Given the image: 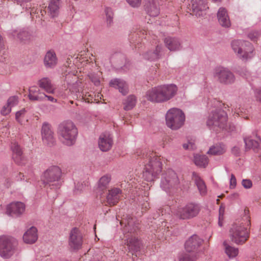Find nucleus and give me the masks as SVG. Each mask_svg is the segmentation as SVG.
Listing matches in <instances>:
<instances>
[{"instance_id":"51","label":"nucleus","mask_w":261,"mask_h":261,"mask_svg":"<svg viewBox=\"0 0 261 261\" xmlns=\"http://www.w3.org/2000/svg\"><path fill=\"white\" fill-rule=\"evenodd\" d=\"M242 186L245 189H250L252 187V181L250 179H243L242 181Z\"/></svg>"},{"instance_id":"34","label":"nucleus","mask_w":261,"mask_h":261,"mask_svg":"<svg viewBox=\"0 0 261 261\" xmlns=\"http://www.w3.org/2000/svg\"><path fill=\"white\" fill-rule=\"evenodd\" d=\"M110 180L111 176L109 175H104L99 179L98 182L97 191L100 194L106 190Z\"/></svg>"},{"instance_id":"50","label":"nucleus","mask_w":261,"mask_h":261,"mask_svg":"<svg viewBox=\"0 0 261 261\" xmlns=\"http://www.w3.org/2000/svg\"><path fill=\"white\" fill-rule=\"evenodd\" d=\"M11 111V108L7 103V105L3 106L1 110V114L3 115H7Z\"/></svg>"},{"instance_id":"49","label":"nucleus","mask_w":261,"mask_h":261,"mask_svg":"<svg viewBox=\"0 0 261 261\" xmlns=\"http://www.w3.org/2000/svg\"><path fill=\"white\" fill-rule=\"evenodd\" d=\"M11 177L17 181L21 180L24 175L20 172L16 171L13 172L11 174Z\"/></svg>"},{"instance_id":"35","label":"nucleus","mask_w":261,"mask_h":261,"mask_svg":"<svg viewBox=\"0 0 261 261\" xmlns=\"http://www.w3.org/2000/svg\"><path fill=\"white\" fill-rule=\"evenodd\" d=\"M198 258L197 252H186L179 255V261H195Z\"/></svg>"},{"instance_id":"15","label":"nucleus","mask_w":261,"mask_h":261,"mask_svg":"<svg viewBox=\"0 0 261 261\" xmlns=\"http://www.w3.org/2000/svg\"><path fill=\"white\" fill-rule=\"evenodd\" d=\"M189 4L191 7L193 15L196 17H203L206 14V10L208 8L206 1H191Z\"/></svg>"},{"instance_id":"52","label":"nucleus","mask_w":261,"mask_h":261,"mask_svg":"<svg viewBox=\"0 0 261 261\" xmlns=\"http://www.w3.org/2000/svg\"><path fill=\"white\" fill-rule=\"evenodd\" d=\"M230 188L234 189L237 185V180L234 175L232 174H231L230 178L229 180Z\"/></svg>"},{"instance_id":"10","label":"nucleus","mask_w":261,"mask_h":261,"mask_svg":"<svg viewBox=\"0 0 261 261\" xmlns=\"http://www.w3.org/2000/svg\"><path fill=\"white\" fill-rule=\"evenodd\" d=\"M165 120L166 124L169 128L177 130L184 124L185 115L181 110L173 108L167 112Z\"/></svg>"},{"instance_id":"7","label":"nucleus","mask_w":261,"mask_h":261,"mask_svg":"<svg viewBox=\"0 0 261 261\" xmlns=\"http://www.w3.org/2000/svg\"><path fill=\"white\" fill-rule=\"evenodd\" d=\"M231 47L237 56L243 60L251 59L254 56V48L252 44L243 40H234L231 43Z\"/></svg>"},{"instance_id":"55","label":"nucleus","mask_w":261,"mask_h":261,"mask_svg":"<svg viewBox=\"0 0 261 261\" xmlns=\"http://www.w3.org/2000/svg\"><path fill=\"white\" fill-rule=\"evenodd\" d=\"M128 4L133 8H137L141 5V1H127Z\"/></svg>"},{"instance_id":"27","label":"nucleus","mask_w":261,"mask_h":261,"mask_svg":"<svg viewBox=\"0 0 261 261\" xmlns=\"http://www.w3.org/2000/svg\"><path fill=\"white\" fill-rule=\"evenodd\" d=\"M58 60L56 55L53 51H48L44 59V64L47 68H53L57 64Z\"/></svg>"},{"instance_id":"13","label":"nucleus","mask_w":261,"mask_h":261,"mask_svg":"<svg viewBox=\"0 0 261 261\" xmlns=\"http://www.w3.org/2000/svg\"><path fill=\"white\" fill-rule=\"evenodd\" d=\"M213 75L219 83L224 85L232 84L236 81L234 74L229 69L222 66L215 68Z\"/></svg>"},{"instance_id":"22","label":"nucleus","mask_w":261,"mask_h":261,"mask_svg":"<svg viewBox=\"0 0 261 261\" xmlns=\"http://www.w3.org/2000/svg\"><path fill=\"white\" fill-rule=\"evenodd\" d=\"M110 86L118 89L119 92L122 95H126L128 92V87L127 83L123 80L114 79L110 82Z\"/></svg>"},{"instance_id":"11","label":"nucleus","mask_w":261,"mask_h":261,"mask_svg":"<svg viewBox=\"0 0 261 261\" xmlns=\"http://www.w3.org/2000/svg\"><path fill=\"white\" fill-rule=\"evenodd\" d=\"M229 233L231 241L238 245L243 244L249 237V231L243 223L233 224Z\"/></svg>"},{"instance_id":"38","label":"nucleus","mask_w":261,"mask_h":261,"mask_svg":"<svg viewBox=\"0 0 261 261\" xmlns=\"http://www.w3.org/2000/svg\"><path fill=\"white\" fill-rule=\"evenodd\" d=\"M194 179L197 188L201 195H204L206 192V188L204 182L202 179L195 173H193Z\"/></svg>"},{"instance_id":"44","label":"nucleus","mask_w":261,"mask_h":261,"mask_svg":"<svg viewBox=\"0 0 261 261\" xmlns=\"http://www.w3.org/2000/svg\"><path fill=\"white\" fill-rule=\"evenodd\" d=\"M106 19L108 25H111L113 22L114 13L111 8L106 7L105 10Z\"/></svg>"},{"instance_id":"39","label":"nucleus","mask_w":261,"mask_h":261,"mask_svg":"<svg viewBox=\"0 0 261 261\" xmlns=\"http://www.w3.org/2000/svg\"><path fill=\"white\" fill-rule=\"evenodd\" d=\"M223 244L225 252L229 258H233L238 255L239 251L237 248L228 245L226 242H224Z\"/></svg>"},{"instance_id":"3","label":"nucleus","mask_w":261,"mask_h":261,"mask_svg":"<svg viewBox=\"0 0 261 261\" xmlns=\"http://www.w3.org/2000/svg\"><path fill=\"white\" fill-rule=\"evenodd\" d=\"M58 133L59 139L64 145L70 146L75 144L78 130L72 121L66 120L61 122L59 125Z\"/></svg>"},{"instance_id":"2","label":"nucleus","mask_w":261,"mask_h":261,"mask_svg":"<svg viewBox=\"0 0 261 261\" xmlns=\"http://www.w3.org/2000/svg\"><path fill=\"white\" fill-rule=\"evenodd\" d=\"M177 87L174 84L159 86L148 90L146 93L147 100L154 102L167 101L176 94Z\"/></svg>"},{"instance_id":"32","label":"nucleus","mask_w":261,"mask_h":261,"mask_svg":"<svg viewBox=\"0 0 261 261\" xmlns=\"http://www.w3.org/2000/svg\"><path fill=\"white\" fill-rule=\"evenodd\" d=\"M45 94L41 93L36 87H32L29 89V99L31 100L42 101L44 99Z\"/></svg>"},{"instance_id":"47","label":"nucleus","mask_w":261,"mask_h":261,"mask_svg":"<svg viewBox=\"0 0 261 261\" xmlns=\"http://www.w3.org/2000/svg\"><path fill=\"white\" fill-rule=\"evenodd\" d=\"M18 102V98L16 96H11L7 100V104L12 108L17 105Z\"/></svg>"},{"instance_id":"53","label":"nucleus","mask_w":261,"mask_h":261,"mask_svg":"<svg viewBox=\"0 0 261 261\" xmlns=\"http://www.w3.org/2000/svg\"><path fill=\"white\" fill-rule=\"evenodd\" d=\"M90 78L95 86H98L100 84L99 78L97 76L91 74L90 76Z\"/></svg>"},{"instance_id":"48","label":"nucleus","mask_w":261,"mask_h":261,"mask_svg":"<svg viewBox=\"0 0 261 261\" xmlns=\"http://www.w3.org/2000/svg\"><path fill=\"white\" fill-rule=\"evenodd\" d=\"M225 212V207L221 205L219 208V225L220 226H222V221L223 220V216Z\"/></svg>"},{"instance_id":"60","label":"nucleus","mask_w":261,"mask_h":261,"mask_svg":"<svg viewBox=\"0 0 261 261\" xmlns=\"http://www.w3.org/2000/svg\"><path fill=\"white\" fill-rule=\"evenodd\" d=\"M3 45V42H2V36L0 35V49L2 48Z\"/></svg>"},{"instance_id":"17","label":"nucleus","mask_w":261,"mask_h":261,"mask_svg":"<svg viewBox=\"0 0 261 261\" xmlns=\"http://www.w3.org/2000/svg\"><path fill=\"white\" fill-rule=\"evenodd\" d=\"M25 206L21 202H12L7 206L6 213L12 217H18L22 214L25 211Z\"/></svg>"},{"instance_id":"33","label":"nucleus","mask_w":261,"mask_h":261,"mask_svg":"<svg viewBox=\"0 0 261 261\" xmlns=\"http://www.w3.org/2000/svg\"><path fill=\"white\" fill-rule=\"evenodd\" d=\"M161 47L158 45L155 49L153 51H149L144 54L143 55V57L145 59L151 61L156 60L159 59L161 57Z\"/></svg>"},{"instance_id":"43","label":"nucleus","mask_w":261,"mask_h":261,"mask_svg":"<svg viewBox=\"0 0 261 261\" xmlns=\"http://www.w3.org/2000/svg\"><path fill=\"white\" fill-rule=\"evenodd\" d=\"M78 78L76 75L73 73H68L65 76V81L67 83L68 87L75 83V85H78Z\"/></svg>"},{"instance_id":"29","label":"nucleus","mask_w":261,"mask_h":261,"mask_svg":"<svg viewBox=\"0 0 261 261\" xmlns=\"http://www.w3.org/2000/svg\"><path fill=\"white\" fill-rule=\"evenodd\" d=\"M12 36L14 38H17L23 41L30 40L33 38L32 33L27 30L20 31L19 32L17 31L14 30L12 32Z\"/></svg>"},{"instance_id":"16","label":"nucleus","mask_w":261,"mask_h":261,"mask_svg":"<svg viewBox=\"0 0 261 261\" xmlns=\"http://www.w3.org/2000/svg\"><path fill=\"white\" fill-rule=\"evenodd\" d=\"M41 135L43 142L49 146L53 145L55 139L51 126L48 123L44 122L42 124Z\"/></svg>"},{"instance_id":"28","label":"nucleus","mask_w":261,"mask_h":261,"mask_svg":"<svg viewBox=\"0 0 261 261\" xmlns=\"http://www.w3.org/2000/svg\"><path fill=\"white\" fill-rule=\"evenodd\" d=\"M226 148L222 143L216 144L209 148L207 153L212 155H220L225 152Z\"/></svg>"},{"instance_id":"24","label":"nucleus","mask_w":261,"mask_h":261,"mask_svg":"<svg viewBox=\"0 0 261 261\" xmlns=\"http://www.w3.org/2000/svg\"><path fill=\"white\" fill-rule=\"evenodd\" d=\"M164 42L170 51L179 50L182 47L180 39L176 37H168L165 39Z\"/></svg>"},{"instance_id":"25","label":"nucleus","mask_w":261,"mask_h":261,"mask_svg":"<svg viewBox=\"0 0 261 261\" xmlns=\"http://www.w3.org/2000/svg\"><path fill=\"white\" fill-rule=\"evenodd\" d=\"M38 239L37 229L35 227H31L23 234V241L27 244L34 243Z\"/></svg>"},{"instance_id":"21","label":"nucleus","mask_w":261,"mask_h":261,"mask_svg":"<svg viewBox=\"0 0 261 261\" xmlns=\"http://www.w3.org/2000/svg\"><path fill=\"white\" fill-rule=\"evenodd\" d=\"M217 18L219 24L224 28H228L231 26V22L227 11L225 8H220L217 12Z\"/></svg>"},{"instance_id":"26","label":"nucleus","mask_w":261,"mask_h":261,"mask_svg":"<svg viewBox=\"0 0 261 261\" xmlns=\"http://www.w3.org/2000/svg\"><path fill=\"white\" fill-rule=\"evenodd\" d=\"M158 1H147L145 4V10L148 15L152 17L157 16L160 13Z\"/></svg>"},{"instance_id":"5","label":"nucleus","mask_w":261,"mask_h":261,"mask_svg":"<svg viewBox=\"0 0 261 261\" xmlns=\"http://www.w3.org/2000/svg\"><path fill=\"white\" fill-rule=\"evenodd\" d=\"M62 171L58 166L49 167L43 173L42 180L51 189H59L62 185Z\"/></svg>"},{"instance_id":"42","label":"nucleus","mask_w":261,"mask_h":261,"mask_svg":"<svg viewBox=\"0 0 261 261\" xmlns=\"http://www.w3.org/2000/svg\"><path fill=\"white\" fill-rule=\"evenodd\" d=\"M81 82L79 81L78 85H75V83L73 84L68 87L71 94L73 95V97H78V93L80 94L82 91V87L81 86Z\"/></svg>"},{"instance_id":"56","label":"nucleus","mask_w":261,"mask_h":261,"mask_svg":"<svg viewBox=\"0 0 261 261\" xmlns=\"http://www.w3.org/2000/svg\"><path fill=\"white\" fill-rule=\"evenodd\" d=\"M255 95L256 99L261 102V90L256 89L255 91Z\"/></svg>"},{"instance_id":"30","label":"nucleus","mask_w":261,"mask_h":261,"mask_svg":"<svg viewBox=\"0 0 261 261\" xmlns=\"http://www.w3.org/2000/svg\"><path fill=\"white\" fill-rule=\"evenodd\" d=\"M39 87L45 90L47 93H53L55 89L50 80L47 77H43L38 81Z\"/></svg>"},{"instance_id":"8","label":"nucleus","mask_w":261,"mask_h":261,"mask_svg":"<svg viewBox=\"0 0 261 261\" xmlns=\"http://www.w3.org/2000/svg\"><path fill=\"white\" fill-rule=\"evenodd\" d=\"M18 243L16 239L9 236H0V256L9 258L16 252Z\"/></svg>"},{"instance_id":"1","label":"nucleus","mask_w":261,"mask_h":261,"mask_svg":"<svg viewBox=\"0 0 261 261\" xmlns=\"http://www.w3.org/2000/svg\"><path fill=\"white\" fill-rule=\"evenodd\" d=\"M120 223L126 235V244L129 252L133 255L140 251L142 245L140 240L134 235L139 229V223L130 216H124Z\"/></svg>"},{"instance_id":"4","label":"nucleus","mask_w":261,"mask_h":261,"mask_svg":"<svg viewBox=\"0 0 261 261\" xmlns=\"http://www.w3.org/2000/svg\"><path fill=\"white\" fill-rule=\"evenodd\" d=\"M145 158L147 163L145 165L143 176L148 181H153L161 173L162 164L160 157L156 156L153 153H146Z\"/></svg>"},{"instance_id":"31","label":"nucleus","mask_w":261,"mask_h":261,"mask_svg":"<svg viewBox=\"0 0 261 261\" xmlns=\"http://www.w3.org/2000/svg\"><path fill=\"white\" fill-rule=\"evenodd\" d=\"M260 141L259 137L256 136L255 139L252 137H248L244 139V142L246 148L252 149L253 150L257 149L259 146Z\"/></svg>"},{"instance_id":"14","label":"nucleus","mask_w":261,"mask_h":261,"mask_svg":"<svg viewBox=\"0 0 261 261\" xmlns=\"http://www.w3.org/2000/svg\"><path fill=\"white\" fill-rule=\"evenodd\" d=\"M69 246L73 250L80 249L83 244V237L79 229H72L69 234Z\"/></svg>"},{"instance_id":"6","label":"nucleus","mask_w":261,"mask_h":261,"mask_svg":"<svg viewBox=\"0 0 261 261\" xmlns=\"http://www.w3.org/2000/svg\"><path fill=\"white\" fill-rule=\"evenodd\" d=\"M180 181L177 173L172 169L167 170L161 178L160 187L167 193H171L179 187Z\"/></svg>"},{"instance_id":"57","label":"nucleus","mask_w":261,"mask_h":261,"mask_svg":"<svg viewBox=\"0 0 261 261\" xmlns=\"http://www.w3.org/2000/svg\"><path fill=\"white\" fill-rule=\"evenodd\" d=\"M183 147L185 149H193V144L191 142L183 144Z\"/></svg>"},{"instance_id":"54","label":"nucleus","mask_w":261,"mask_h":261,"mask_svg":"<svg viewBox=\"0 0 261 261\" xmlns=\"http://www.w3.org/2000/svg\"><path fill=\"white\" fill-rule=\"evenodd\" d=\"M4 187L8 188H9L12 183L11 179L9 178H6L3 179L2 181Z\"/></svg>"},{"instance_id":"20","label":"nucleus","mask_w":261,"mask_h":261,"mask_svg":"<svg viewBox=\"0 0 261 261\" xmlns=\"http://www.w3.org/2000/svg\"><path fill=\"white\" fill-rule=\"evenodd\" d=\"M202 240L197 235L191 237L185 243V249L187 252H195V250L201 245Z\"/></svg>"},{"instance_id":"36","label":"nucleus","mask_w":261,"mask_h":261,"mask_svg":"<svg viewBox=\"0 0 261 261\" xmlns=\"http://www.w3.org/2000/svg\"><path fill=\"white\" fill-rule=\"evenodd\" d=\"M137 99L133 95H129L123 102L124 109L125 111L132 110L136 105Z\"/></svg>"},{"instance_id":"62","label":"nucleus","mask_w":261,"mask_h":261,"mask_svg":"<svg viewBox=\"0 0 261 261\" xmlns=\"http://www.w3.org/2000/svg\"><path fill=\"white\" fill-rule=\"evenodd\" d=\"M240 112V113H242L243 112H242V110H240V111L237 112V113H238V114H239Z\"/></svg>"},{"instance_id":"45","label":"nucleus","mask_w":261,"mask_h":261,"mask_svg":"<svg viewBox=\"0 0 261 261\" xmlns=\"http://www.w3.org/2000/svg\"><path fill=\"white\" fill-rule=\"evenodd\" d=\"M261 36L259 30H252L248 34V37L252 41H256Z\"/></svg>"},{"instance_id":"58","label":"nucleus","mask_w":261,"mask_h":261,"mask_svg":"<svg viewBox=\"0 0 261 261\" xmlns=\"http://www.w3.org/2000/svg\"><path fill=\"white\" fill-rule=\"evenodd\" d=\"M232 152L233 154L237 155L239 153V148L237 146H234L232 149Z\"/></svg>"},{"instance_id":"12","label":"nucleus","mask_w":261,"mask_h":261,"mask_svg":"<svg viewBox=\"0 0 261 261\" xmlns=\"http://www.w3.org/2000/svg\"><path fill=\"white\" fill-rule=\"evenodd\" d=\"M200 211L199 204L188 203L184 207H178L175 212V216L180 219L187 220L195 217Z\"/></svg>"},{"instance_id":"9","label":"nucleus","mask_w":261,"mask_h":261,"mask_svg":"<svg viewBox=\"0 0 261 261\" xmlns=\"http://www.w3.org/2000/svg\"><path fill=\"white\" fill-rule=\"evenodd\" d=\"M227 116L225 111L221 109H215L210 113L206 124L208 127L215 131L218 128L223 129L226 126Z\"/></svg>"},{"instance_id":"46","label":"nucleus","mask_w":261,"mask_h":261,"mask_svg":"<svg viewBox=\"0 0 261 261\" xmlns=\"http://www.w3.org/2000/svg\"><path fill=\"white\" fill-rule=\"evenodd\" d=\"M88 55L87 53L86 52L85 50L82 51L80 54H79L77 57L75 58V59L77 61H79L81 63H83L84 61H88Z\"/></svg>"},{"instance_id":"41","label":"nucleus","mask_w":261,"mask_h":261,"mask_svg":"<svg viewBox=\"0 0 261 261\" xmlns=\"http://www.w3.org/2000/svg\"><path fill=\"white\" fill-rule=\"evenodd\" d=\"M27 112V110L23 108L17 111L15 114V119L21 125L24 124L25 122L27 121L25 118Z\"/></svg>"},{"instance_id":"59","label":"nucleus","mask_w":261,"mask_h":261,"mask_svg":"<svg viewBox=\"0 0 261 261\" xmlns=\"http://www.w3.org/2000/svg\"><path fill=\"white\" fill-rule=\"evenodd\" d=\"M44 96H44V98L45 97H47L49 101H52V102H56V101H57L56 99H55V98L51 96H47V95H46L45 94Z\"/></svg>"},{"instance_id":"18","label":"nucleus","mask_w":261,"mask_h":261,"mask_svg":"<svg viewBox=\"0 0 261 261\" xmlns=\"http://www.w3.org/2000/svg\"><path fill=\"white\" fill-rule=\"evenodd\" d=\"M113 144L112 137L109 133L101 134L98 140V146L102 151L109 150Z\"/></svg>"},{"instance_id":"61","label":"nucleus","mask_w":261,"mask_h":261,"mask_svg":"<svg viewBox=\"0 0 261 261\" xmlns=\"http://www.w3.org/2000/svg\"><path fill=\"white\" fill-rule=\"evenodd\" d=\"M148 206V203H144V208L145 210H146L147 208V206Z\"/></svg>"},{"instance_id":"40","label":"nucleus","mask_w":261,"mask_h":261,"mask_svg":"<svg viewBox=\"0 0 261 261\" xmlns=\"http://www.w3.org/2000/svg\"><path fill=\"white\" fill-rule=\"evenodd\" d=\"M59 9V1H50L48 6V9L52 17H54L58 15Z\"/></svg>"},{"instance_id":"19","label":"nucleus","mask_w":261,"mask_h":261,"mask_svg":"<svg viewBox=\"0 0 261 261\" xmlns=\"http://www.w3.org/2000/svg\"><path fill=\"white\" fill-rule=\"evenodd\" d=\"M12 151V158L14 162L18 165H23L25 163V158L22 154V151L18 143L14 142L11 145Z\"/></svg>"},{"instance_id":"23","label":"nucleus","mask_w":261,"mask_h":261,"mask_svg":"<svg viewBox=\"0 0 261 261\" xmlns=\"http://www.w3.org/2000/svg\"><path fill=\"white\" fill-rule=\"evenodd\" d=\"M121 191L120 189L114 188L109 191L107 196V202L110 205L116 204L120 200Z\"/></svg>"},{"instance_id":"37","label":"nucleus","mask_w":261,"mask_h":261,"mask_svg":"<svg viewBox=\"0 0 261 261\" xmlns=\"http://www.w3.org/2000/svg\"><path fill=\"white\" fill-rule=\"evenodd\" d=\"M195 165L200 167L205 168L208 163V159L205 155L196 154L194 156Z\"/></svg>"}]
</instances>
